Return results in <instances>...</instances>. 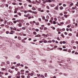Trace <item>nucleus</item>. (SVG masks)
Returning a JSON list of instances; mask_svg holds the SVG:
<instances>
[{"label":"nucleus","instance_id":"15","mask_svg":"<svg viewBox=\"0 0 78 78\" xmlns=\"http://www.w3.org/2000/svg\"><path fill=\"white\" fill-rule=\"evenodd\" d=\"M22 42H23V43H25V41H24V40H22Z\"/></svg>","mask_w":78,"mask_h":78},{"label":"nucleus","instance_id":"36","mask_svg":"<svg viewBox=\"0 0 78 78\" xmlns=\"http://www.w3.org/2000/svg\"><path fill=\"white\" fill-rule=\"evenodd\" d=\"M54 20L55 21H57V18H54Z\"/></svg>","mask_w":78,"mask_h":78},{"label":"nucleus","instance_id":"23","mask_svg":"<svg viewBox=\"0 0 78 78\" xmlns=\"http://www.w3.org/2000/svg\"><path fill=\"white\" fill-rule=\"evenodd\" d=\"M13 30H15L16 31V30H17V29L16 27H14L13 28Z\"/></svg>","mask_w":78,"mask_h":78},{"label":"nucleus","instance_id":"3","mask_svg":"<svg viewBox=\"0 0 78 78\" xmlns=\"http://www.w3.org/2000/svg\"><path fill=\"white\" fill-rule=\"evenodd\" d=\"M29 15H30V14H28L27 15H24V17H28L29 16Z\"/></svg>","mask_w":78,"mask_h":78},{"label":"nucleus","instance_id":"63","mask_svg":"<svg viewBox=\"0 0 78 78\" xmlns=\"http://www.w3.org/2000/svg\"><path fill=\"white\" fill-rule=\"evenodd\" d=\"M77 34H76V37H78V32L76 33Z\"/></svg>","mask_w":78,"mask_h":78},{"label":"nucleus","instance_id":"29","mask_svg":"<svg viewBox=\"0 0 78 78\" xmlns=\"http://www.w3.org/2000/svg\"><path fill=\"white\" fill-rule=\"evenodd\" d=\"M41 8H40L38 9V10L39 11H41Z\"/></svg>","mask_w":78,"mask_h":78},{"label":"nucleus","instance_id":"5","mask_svg":"<svg viewBox=\"0 0 78 78\" xmlns=\"http://www.w3.org/2000/svg\"><path fill=\"white\" fill-rule=\"evenodd\" d=\"M18 26L20 27H22V23H20L18 24Z\"/></svg>","mask_w":78,"mask_h":78},{"label":"nucleus","instance_id":"52","mask_svg":"<svg viewBox=\"0 0 78 78\" xmlns=\"http://www.w3.org/2000/svg\"><path fill=\"white\" fill-rule=\"evenodd\" d=\"M76 47H75V46H73V48L74 49H76Z\"/></svg>","mask_w":78,"mask_h":78},{"label":"nucleus","instance_id":"21","mask_svg":"<svg viewBox=\"0 0 78 78\" xmlns=\"http://www.w3.org/2000/svg\"><path fill=\"white\" fill-rule=\"evenodd\" d=\"M18 38L19 39V40H21V37L19 36L18 37Z\"/></svg>","mask_w":78,"mask_h":78},{"label":"nucleus","instance_id":"38","mask_svg":"<svg viewBox=\"0 0 78 78\" xmlns=\"http://www.w3.org/2000/svg\"><path fill=\"white\" fill-rule=\"evenodd\" d=\"M68 52L70 53V52H71V50H70V49H69L68 51Z\"/></svg>","mask_w":78,"mask_h":78},{"label":"nucleus","instance_id":"30","mask_svg":"<svg viewBox=\"0 0 78 78\" xmlns=\"http://www.w3.org/2000/svg\"><path fill=\"white\" fill-rule=\"evenodd\" d=\"M5 27H6V28H9V26H8V25H5Z\"/></svg>","mask_w":78,"mask_h":78},{"label":"nucleus","instance_id":"27","mask_svg":"<svg viewBox=\"0 0 78 78\" xmlns=\"http://www.w3.org/2000/svg\"><path fill=\"white\" fill-rule=\"evenodd\" d=\"M15 68V66H13L12 67V69H14Z\"/></svg>","mask_w":78,"mask_h":78},{"label":"nucleus","instance_id":"61","mask_svg":"<svg viewBox=\"0 0 78 78\" xmlns=\"http://www.w3.org/2000/svg\"><path fill=\"white\" fill-rule=\"evenodd\" d=\"M25 69H28V68L27 66H25Z\"/></svg>","mask_w":78,"mask_h":78},{"label":"nucleus","instance_id":"45","mask_svg":"<svg viewBox=\"0 0 78 78\" xmlns=\"http://www.w3.org/2000/svg\"><path fill=\"white\" fill-rule=\"evenodd\" d=\"M14 17H18V16H17V15H16L14 16Z\"/></svg>","mask_w":78,"mask_h":78},{"label":"nucleus","instance_id":"13","mask_svg":"<svg viewBox=\"0 0 78 78\" xmlns=\"http://www.w3.org/2000/svg\"><path fill=\"white\" fill-rule=\"evenodd\" d=\"M33 34H34V35H36V34H37V33L36 32H33Z\"/></svg>","mask_w":78,"mask_h":78},{"label":"nucleus","instance_id":"20","mask_svg":"<svg viewBox=\"0 0 78 78\" xmlns=\"http://www.w3.org/2000/svg\"><path fill=\"white\" fill-rule=\"evenodd\" d=\"M44 76L45 77H47V73H45L44 74Z\"/></svg>","mask_w":78,"mask_h":78},{"label":"nucleus","instance_id":"43","mask_svg":"<svg viewBox=\"0 0 78 78\" xmlns=\"http://www.w3.org/2000/svg\"><path fill=\"white\" fill-rule=\"evenodd\" d=\"M53 24H56V22H55V21H53Z\"/></svg>","mask_w":78,"mask_h":78},{"label":"nucleus","instance_id":"57","mask_svg":"<svg viewBox=\"0 0 78 78\" xmlns=\"http://www.w3.org/2000/svg\"><path fill=\"white\" fill-rule=\"evenodd\" d=\"M24 13H27V11H26V10H24Z\"/></svg>","mask_w":78,"mask_h":78},{"label":"nucleus","instance_id":"41","mask_svg":"<svg viewBox=\"0 0 78 78\" xmlns=\"http://www.w3.org/2000/svg\"><path fill=\"white\" fill-rule=\"evenodd\" d=\"M34 14H37V12H34Z\"/></svg>","mask_w":78,"mask_h":78},{"label":"nucleus","instance_id":"32","mask_svg":"<svg viewBox=\"0 0 78 78\" xmlns=\"http://www.w3.org/2000/svg\"><path fill=\"white\" fill-rule=\"evenodd\" d=\"M17 74L19 76H20V72H18Z\"/></svg>","mask_w":78,"mask_h":78},{"label":"nucleus","instance_id":"10","mask_svg":"<svg viewBox=\"0 0 78 78\" xmlns=\"http://www.w3.org/2000/svg\"><path fill=\"white\" fill-rule=\"evenodd\" d=\"M34 75V74L33 73H30V75L31 76H33V75Z\"/></svg>","mask_w":78,"mask_h":78},{"label":"nucleus","instance_id":"64","mask_svg":"<svg viewBox=\"0 0 78 78\" xmlns=\"http://www.w3.org/2000/svg\"><path fill=\"white\" fill-rule=\"evenodd\" d=\"M76 44H78V41H76Z\"/></svg>","mask_w":78,"mask_h":78},{"label":"nucleus","instance_id":"26","mask_svg":"<svg viewBox=\"0 0 78 78\" xmlns=\"http://www.w3.org/2000/svg\"><path fill=\"white\" fill-rule=\"evenodd\" d=\"M20 72L21 73L23 72H24V70L23 69H22V70H21Z\"/></svg>","mask_w":78,"mask_h":78},{"label":"nucleus","instance_id":"37","mask_svg":"<svg viewBox=\"0 0 78 78\" xmlns=\"http://www.w3.org/2000/svg\"><path fill=\"white\" fill-rule=\"evenodd\" d=\"M28 11L29 12H32V11H31V10H28Z\"/></svg>","mask_w":78,"mask_h":78},{"label":"nucleus","instance_id":"49","mask_svg":"<svg viewBox=\"0 0 78 78\" xmlns=\"http://www.w3.org/2000/svg\"><path fill=\"white\" fill-rule=\"evenodd\" d=\"M38 20H39V21H40V22H41V18H39L38 19Z\"/></svg>","mask_w":78,"mask_h":78},{"label":"nucleus","instance_id":"56","mask_svg":"<svg viewBox=\"0 0 78 78\" xmlns=\"http://www.w3.org/2000/svg\"><path fill=\"white\" fill-rule=\"evenodd\" d=\"M42 61H45V62H46L47 61V60H42Z\"/></svg>","mask_w":78,"mask_h":78},{"label":"nucleus","instance_id":"8","mask_svg":"<svg viewBox=\"0 0 78 78\" xmlns=\"http://www.w3.org/2000/svg\"><path fill=\"white\" fill-rule=\"evenodd\" d=\"M35 25H39V23L38 22H37L35 23Z\"/></svg>","mask_w":78,"mask_h":78},{"label":"nucleus","instance_id":"48","mask_svg":"<svg viewBox=\"0 0 78 78\" xmlns=\"http://www.w3.org/2000/svg\"><path fill=\"white\" fill-rule=\"evenodd\" d=\"M42 36H44V37H45V34H42Z\"/></svg>","mask_w":78,"mask_h":78},{"label":"nucleus","instance_id":"6","mask_svg":"<svg viewBox=\"0 0 78 78\" xmlns=\"http://www.w3.org/2000/svg\"><path fill=\"white\" fill-rule=\"evenodd\" d=\"M16 58H17V59H20V56L19 55H17L16 56Z\"/></svg>","mask_w":78,"mask_h":78},{"label":"nucleus","instance_id":"46","mask_svg":"<svg viewBox=\"0 0 78 78\" xmlns=\"http://www.w3.org/2000/svg\"><path fill=\"white\" fill-rule=\"evenodd\" d=\"M21 77L22 78H25V76L23 75L21 76Z\"/></svg>","mask_w":78,"mask_h":78},{"label":"nucleus","instance_id":"62","mask_svg":"<svg viewBox=\"0 0 78 78\" xmlns=\"http://www.w3.org/2000/svg\"><path fill=\"white\" fill-rule=\"evenodd\" d=\"M27 78H30V76H27Z\"/></svg>","mask_w":78,"mask_h":78},{"label":"nucleus","instance_id":"51","mask_svg":"<svg viewBox=\"0 0 78 78\" xmlns=\"http://www.w3.org/2000/svg\"><path fill=\"white\" fill-rule=\"evenodd\" d=\"M6 63L8 64H9V61H7L6 62Z\"/></svg>","mask_w":78,"mask_h":78},{"label":"nucleus","instance_id":"11","mask_svg":"<svg viewBox=\"0 0 78 78\" xmlns=\"http://www.w3.org/2000/svg\"><path fill=\"white\" fill-rule=\"evenodd\" d=\"M58 49L60 50H62V48H58Z\"/></svg>","mask_w":78,"mask_h":78},{"label":"nucleus","instance_id":"31","mask_svg":"<svg viewBox=\"0 0 78 78\" xmlns=\"http://www.w3.org/2000/svg\"><path fill=\"white\" fill-rule=\"evenodd\" d=\"M69 36H72V34L71 33H69Z\"/></svg>","mask_w":78,"mask_h":78},{"label":"nucleus","instance_id":"18","mask_svg":"<svg viewBox=\"0 0 78 78\" xmlns=\"http://www.w3.org/2000/svg\"><path fill=\"white\" fill-rule=\"evenodd\" d=\"M44 43H47V40H44Z\"/></svg>","mask_w":78,"mask_h":78},{"label":"nucleus","instance_id":"34","mask_svg":"<svg viewBox=\"0 0 78 78\" xmlns=\"http://www.w3.org/2000/svg\"><path fill=\"white\" fill-rule=\"evenodd\" d=\"M57 39L58 40L60 41V39H59V38L58 37H57Z\"/></svg>","mask_w":78,"mask_h":78},{"label":"nucleus","instance_id":"42","mask_svg":"<svg viewBox=\"0 0 78 78\" xmlns=\"http://www.w3.org/2000/svg\"><path fill=\"white\" fill-rule=\"evenodd\" d=\"M17 78H20V76H16Z\"/></svg>","mask_w":78,"mask_h":78},{"label":"nucleus","instance_id":"9","mask_svg":"<svg viewBox=\"0 0 78 78\" xmlns=\"http://www.w3.org/2000/svg\"><path fill=\"white\" fill-rule=\"evenodd\" d=\"M8 72H10V73H11L12 72V71L11 69H9Z\"/></svg>","mask_w":78,"mask_h":78},{"label":"nucleus","instance_id":"54","mask_svg":"<svg viewBox=\"0 0 78 78\" xmlns=\"http://www.w3.org/2000/svg\"><path fill=\"white\" fill-rule=\"evenodd\" d=\"M59 15H60V16H62V15H63V14L62 13H60L59 14Z\"/></svg>","mask_w":78,"mask_h":78},{"label":"nucleus","instance_id":"53","mask_svg":"<svg viewBox=\"0 0 78 78\" xmlns=\"http://www.w3.org/2000/svg\"><path fill=\"white\" fill-rule=\"evenodd\" d=\"M64 17H66V18H67V15H64Z\"/></svg>","mask_w":78,"mask_h":78},{"label":"nucleus","instance_id":"1","mask_svg":"<svg viewBox=\"0 0 78 78\" xmlns=\"http://www.w3.org/2000/svg\"><path fill=\"white\" fill-rule=\"evenodd\" d=\"M58 8H59V5H57V6L55 8V9L56 10H58Z\"/></svg>","mask_w":78,"mask_h":78},{"label":"nucleus","instance_id":"60","mask_svg":"<svg viewBox=\"0 0 78 78\" xmlns=\"http://www.w3.org/2000/svg\"><path fill=\"white\" fill-rule=\"evenodd\" d=\"M73 3H71V4H70V5L71 6H73Z\"/></svg>","mask_w":78,"mask_h":78},{"label":"nucleus","instance_id":"59","mask_svg":"<svg viewBox=\"0 0 78 78\" xmlns=\"http://www.w3.org/2000/svg\"><path fill=\"white\" fill-rule=\"evenodd\" d=\"M1 27H4V24H2L1 25Z\"/></svg>","mask_w":78,"mask_h":78},{"label":"nucleus","instance_id":"17","mask_svg":"<svg viewBox=\"0 0 78 78\" xmlns=\"http://www.w3.org/2000/svg\"><path fill=\"white\" fill-rule=\"evenodd\" d=\"M71 43L72 44H73V43H75V41H74V40H72L71 41Z\"/></svg>","mask_w":78,"mask_h":78},{"label":"nucleus","instance_id":"55","mask_svg":"<svg viewBox=\"0 0 78 78\" xmlns=\"http://www.w3.org/2000/svg\"><path fill=\"white\" fill-rule=\"evenodd\" d=\"M22 29H23V30H25V27H22Z\"/></svg>","mask_w":78,"mask_h":78},{"label":"nucleus","instance_id":"40","mask_svg":"<svg viewBox=\"0 0 78 78\" xmlns=\"http://www.w3.org/2000/svg\"><path fill=\"white\" fill-rule=\"evenodd\" d=\"M6 68H2V70H3V71H4V70H6Z\"/></svg>","mask_w":78,"mask_h":78},{"label":"nucleus","instance_id":"47","mask_svg":"<svg viewBox=\"0 0 78 78\" xmlns=\"http://www.w3.org/2000/svg\"><path fill=\"white\" fill-rule=\"evenodd\" d=\"M17 66H20V63H18L17 64Z\"/></svg>","mask_w":78,"mask_h":78},{"label":"nucleus","instance_id":"33","mask_svg":"<svg viewBox=\"0 0 78 78\" xmlns=\"http://www.w3.org/2000/svg\"><path fill=\"white\" fill-rule=\"evenodd\" d=\"M35 31H36L38 32V31H39V29H36L35 30Z\"/></svg>","mask_w":78,"mask_h":78},{"label":"nucleus","instance_id":"14","mask_svg":"<svg viewBox=\"0 0 78 78\" xmlns=\"http://www.w3.org/2000/svg\"><path fill=\"white\" fill-rule=\"evenodd\" d=\"M41 78H45V77L43 75H41Z\"/></svg>","mask_w":78,"mask_h":78},{"label":"nucleus","instance_id":"16","mask_svg":"<svg viewBox=\"0 0 78 78\" xmlns=\"http://www.w3.org/2000/svg\"><path fill=\"white\" fill-rule=\"evenodd\" d=\"M55 6V4H51V7H54Z\"/></svg>","mask_w":78,"mask_h":78},{"label":"nucleus","instance_id":"35","mask_svg":"<svg viewBox=\"0 0 78 78\" xmlns=\"http://www.w3.org/2000/svg\"><path fill=\"white\" fill-rule=\"evenodd\" d=\"M62 43H63V44H66V41H63Z\"/></svg>","mask_w":78,"mask_h":78},{"label":"nucleus","instance_id":"50","mask_svg":"<svg viewBox=\"0 0 78 78\" xmlns=\"http://www.w3.org/2000/svg\"><path fill=\"white\" fill-rule=\"evenodd\" d=\"M9 31H7L6 32V34H9Z\"/></svg>","mask_w":78,"mask_h":78},{"label":"nucleus","instance_id":"22","mask_svg":"<svg viewBox=\"0 0 78 78\" xmlns=\"http://www.w3.org/2000/svg\"><path fill=\"white\" fill-rule=\"evenodd\" d=\"M16 46H17V47H20V45L19 44H18L16 45Z\"/></svg>","mask_w":78,"mask_h":78},{"label":"nucleus","instance_id":"2","mask_svg":"<svg viewBox=\"0 0 78 78\" xmlns=\"http://www.w3.org/2000/svg\"><path fill=\"white\" fill-rule=\"evenodd\" d=\"M4 65H5V62H2V64L1 65V66H3Z\"/></svg>","mask_w":78,"mask_h":78},{"label":"nucleus","instance_id":"24","mask_svg":"<svg viewBox=\"0 0 78 78\" xmlns=\"http://www.w3.org/2000/svg\"><path fill=\"white\" fill-rule=\"evenodd\" d=\"M60 10H62V9H63V7H60Z\"/></svg>","mask_w":78,"mask_h":78},{"label":"nucleus","instance_id":"44","mask_svg":"<svg viewBox=\"0 0 78 78\" xmlns=\"http://www.w3.org/2000/svg\"><path fill=\"white\" fill-rule=\"evenodd\" d=\"M3 20H4L3 19H1L0 20L1 22H3Z\"/></svg>","mask_w":78,"mask_h":78},{"label":"nucleus","instance_id":"7","mask_svg":"<svg viewBox=\"0 0 78 78\" xmlns=\"http://www.w3.org/2000/svg\"><path fill=\"white\" fill-rule=\"evenodd\" d=\"M35 37H41V35L38 34L36 36H35Z\"/></svg>","mask_w":78,"mask_h":78},{"label":"nucleus","instance_id":"25","mask_svg":"<svg viewBox=\"0 0 78 78\" xmlns=\"http://www.w3.org/2000/svg\"><path fill=\"white\" fill-rule=\"evenodd\" d=\"M63 50L64 51H67V50L66 49H64Z\"/></svg>","mask_w":78,"mask_h":78},{"label":"nucleus","instance_id":"12","mask_svg":"<svg viewBox=\"0 0 78 78\" xmlns=\"http://www.w3.org/2000/svg\"><path fill=\"white\" fill-rule=\"evenodd\" d=\"M32 9L34 11H35V10H36V8H35L33 7L32 8Z\"/></svg>","mask_w":78,"mask_h":78},{"label":"nucleus","instance_id":"39","mask_svg":"<svg viewBox=\"0 0 78 78\" xmlns=\"http://www.w3.org/2000/svg\"><path fill=\"white\" fill-rule=\"evenodd\" d=\"M8 75V73H5V75Z\"/></svg>","mask_w":78,"mask_h":78},{"label":"nucleus","instance_id":"19","mask_svg":"<svg viewBox=\"0 0 78 78\" xmlns=\"http://www.w3.org/2000/svg\"><path fill=\"white\" fill-rule=\"evenodd\" d=\"M12 4L13 5H16V2H13L12 3Z\"/></svg>","mask_w":78,"mask_h":78},{"label":"nucleus","instance_id":"4","mask_svg":"<svg viewBox=\"0 0 78 78\" xmlns=\"http://www.w3.org/2000/svg\"><path fill=\"white\" fill-rule=\"evenodd\" d=\"M70 21H67L66 22V24H69V23H70Z\"/></svg>","mask_w":78,"mask_h":78},{"label":"nucleus","instance_id":"28","mask_svg":"<svg viewBox=\"0 0 78 78\" xmlns=\"http://www.w3.org/2000/svg\"><path fill=\"white\" fill-rule=\"evenodd\" d=\"M43 42V41H39V43H42V42Z\"/></svg>","mask_w":78,"mask_h":78},{"label":"nucleus","instance_id":"58","mask_svg":"<svg viewBox=\"0 0 78 78\" xmlns=\"http://www.w3.org/2000/svg\"><path fill=\"white\" fill-rule=\"evenodd\" d=\"M37 76H41V74H37Z\"/></svg>","mask_w":78,"mask_h":78}]
</instances>
